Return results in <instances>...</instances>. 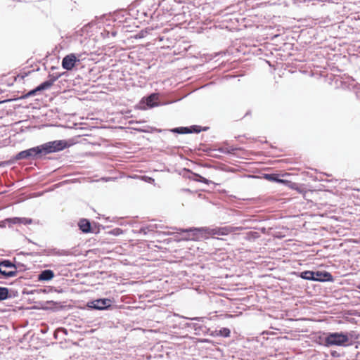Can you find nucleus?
<instances>
[{"label": "nucleus", "mask_w": 360, "mask_h": 360, "mask_svg": "<svg viewBox=\"0 0 360 360\" xmlns=\"http://www.w3.org/2000/svg\"><path fill=\"white\" fill-rule=\"evenodd\" d=\"M237 148L234 147H221L219 149H217L218 151L222 153L225 154H234L235 151L237 150Z\"/></svg>", "instance_id": "6ab92c4d"}, {"label": "nucleus", "mask_w": 360, "mask_h": 360, "mask_svg": "<svg viewBox=\"0 0 360 360\" xmlns=\"http://www.w3.org/2000/svg\"><path fill=\"white\" fill-rule=\"evenodd\" d=\"M259 237V233L256 231H250L247 233L246 239L248 240H254Z\"/></svg>", "instance_id": "b1692460"}, {"label": "nucleus", "mask_w": 360, "mask_h": 360, "mask_svg": "<svg viewBox=\"0 0 360 360\" xmlns=\"http://www.w3.org/2000/svg\"><path fill=\"white\" fill-rule=\"evenodd\" d=\"M188 128H190V129H189V131H191L190 134H193V133L198 134V133L201 132L202 131H207L208 129V127H202L199 125H192V126L188 127Z\"/></svg>", "instance_id": "a211bd4d"}, {"label": "nucleus", "mask_w": 360, "mask_h": 360, "mask_svg": "<svg viewBox=\"0 0 360 360\" xmlns=\"http://www.w3.org/2000/svg\"><path fill=\"white\" fill-rule=\"evenodd\" d=\"M32 223V219L26 217H11L6 218L3 221H0V228H5L6 224L8 227H12L14 224H24L27 225Z\"/></svg>", "instance_id": "423d86ee"}, {"label": "nucleus", "mask_w": 360, "mask_h": 360, "mask_svg": "<svg viewBox=\"0 0 360 360\" xmlns=\"http://www.w3.org/2000/svg\"><path fill=\"white\" fill-rule=\"evenodd\" d=\"M112 300L109 298H98L86 303V307L94 310H108L112 307Z\"/></svg>", "instance_id": "20e7f679"}, {"label": "nucleus", "mask_w": 360, "mask_h": 360, "mask_svg": "<svg viewBox=\"0 0 360 360\" xmlns=\"http://www.w3.org/2000/svg\"><path fill=\"white\" fill-rule=\"evenodd\" d=\"M264 179L272 181V182H276V183H281V184H285L288 182V181L281 179L279 177V175L278 174H264Z\"/></svg>", "instance_id": "ddd939ff"}, {"label": "nucleus", "mask_w": 360, "mask_h": 360, "mask_svg": "<svg viewBox=\"0 0 360 360\" xmlns=\"http://www.w3.org/2000/svg\"><path fill=\"white\" fill-rule=\"evenodd\" d=\"M200 342H204V343H208V342H210L211 341L208 339H202L200 341Z\"/></svg>", "instance_id": "2f4dec72"}, {"label": "nucleus", "mask_w": 360, "mask_h": 360, "mask_svg": "<svg viewBox=\"0 0 360 360\" xmlns=\"http://www.w3.org/2000/svg\"><path fill=\"white\" fill-rule=\"evenodd\" d=\"M40 91L37 90V86L30 91H29L27 94H24L20 97V98L25 99L31 96H34L37 94V92Z\"/></svg>", "instance_id": "393cba45"}, {"label": "nucleus", "mask_w": 360, "mask_h": 360, "mask_svg": "<svg viewBox=\"0 0 360 360\" xmlns=\"http://www.w3.org/2000/svg\"><path fill=\"white\" fill-rule=\"evenodd\" d=\"M298 276L304 280L312 281L314 278V271H304L300 272Z\"/></svg>", "instance_id": "2eb2a0df"}, {"label": "nucleus", "mask_w": 360, "mask_h": 360, "mask_svg": "<svg viewBox=\"0 0 360 360\" xmlns=\"http://www.w3.org/2000/svg\"><path fill=\"white\" fill-rule=\"evenodd\" d=\"M55 274L51 269H44L39 272L37 275V281H49L53 278Z\"/></svg>", "instance_id": "9b49d317"}, {"label": "nucleus", "mask_w": 360, "mask_h": 360, "mask_svg": "<svg viewBox=\"0 0 360 360\" xmlns=\"http://www.w3.org/2000/svg\"><path fill=\"white\" fill-rule=\"evenodd\" d=\"M188 7H185L184 6H183V12L174 15V18H176V21H181L184 22L187 21V19L186 18V9Z\"/></svg>", "instance_id": "f3484780"}, {"label": "nucleus", "mask_w": 360, "mask_h": 360, "mask_svg": "<svg viewBox=\"0 0 360 360\" xmlns=\"http://www.w3.org/2000/svg\"><path fill=\"white\" fill-rule=\"evenodd\" d=\"M243 228L241 226H224L215 228L212 230L213 234L218 236H226L231 233L241 231Z\"/></svg>", "instance_id": "9d476101"}, {"label": "nucleus", "mask_w": 360, "mask_h": 360, "mask_svg": "<svg viewBox=\"0 0 360 360\" xmlns=\"http://www.w3.org/2000/svg\"><path fill=\"white\" fill-rule=\"evenodd\" d=\"M52 86L53 84H51V82L46 80L37 86V90H39L40 91L47 90Z\"/></svg>", "instance_id": "aec40b11"}, {"label": "nucleus", "mask_w": 360, "mask_h": 360, "mask_svg": "<svg viewBox=\"0 0 360 360\" xmlns=\"http://www.w3.org/2000/svg\"><path fill=\"white\" fill-rule=\"evenodd\" d=\"M150 231H153V229H150V226H142L139 229V233L146 235Z\"/></svg>", "instance_id": "a878e982"}, {"label": "nucleus", "mask_w": 360, "mask_h": 360, "mask_svg": "<svg viewBox=\"0 0 360 360\" xmlns=\"http://www.w3.org/2000/svg\"><path fill=\"white\" fill-rule=\"evenodd\" d=\"M23 266L20 263H15L12 261L3 259L0 260V278H8L18 275V267Z\"/></svg>", "instance_id": "7ed1b4c3"}, {"label": "nucleus", "mask_w": 360, "mask_h": 360, "mask_svg": "<svg viewBox=\"0 0 360 360\" xmlns=\"http://www.w3.org/2000/svg\"><path fill=\"white\" fill-rule=\"evenodd\" d=\"M77 61H79V60L77 58L74 53L68 54L63 58L62 67L66 70H72Z\"/></svg>", "instance_id": "6e6552de"}, {"label": "nucleus", "mask_w": 360, "mask_h": 360, "mask_svg": "<svg viewBox=\"0 0 360 360\" xmlns=\"http://www.w3.org/2000/svg\"><path fill=\"white\" fill-rule=\"evenodd\" d=\"M331 355H332L333 356H334V357H335V356H338L336 355V352H332V353H331Z\"/></svg>", "instance_id": "473e14b6"}, {"label": "nucleus", "mask_w": 360, "mask_h": 360, "mask_svg": "<svg viewBox=\"0 0 360 360\" xmlns=\"http://www.w3.org/2000/svg\"><path fill=\"white\" fill-rule=\"evenodd\" d=\"M185 327L194 330L196 335H206L210 332V328L200 323H186Z\"/></svg>", "instance_id": "0eeeda50"}, {"label": "nucleus", "mask_w": 360, "mask_h": 360, "mask_svg": "<svg viewBox=\"0 0 360 360\" xmlns=\"http://www.w3.org/2000/svg\"><path fill=\"white\" fill-rule=\"evenodd\" d=\"M184 319H191V320H193V321H201V322H204L205 320L207 319L206 317H193V318L184 317Z\"/></svg>", "instance_id": "cd10ccee"}, {"label": "nucleus", "mask_w": 360, "mask_h": 360, "mask_svg": "<svg viewBox=\"0 0 360 360\" xmlns=\"http://www.w3.org/2000/svg\"><path fill=\"white\" fill-rule=\"evenodd\" d=\"M78 226L79 230H81L83 233H91V224L89 219H81L78 222Z\"/></svg>", "instance_id": "f8f14e48"}, {"label": "nucleus", "mask_w": 360, "mask_h": 360, "mask_svg": "<svg viewBox=\"0 0 360 360\" xmlns=\"http://www.w3.org/2000/svg\"><path fill=\"white\" fill-rule=\"evenodd\" d=\"M56 254H57L58 255H65L63 253L59 252V251H57Z\"/></svg>", "instance_id": "72a5a7b5"}, {"label": "nucleus", "mask_w": 360, "mask_h": 360, "mask_svg": "<svg viewBox=\"0 0 360 360\" xmlns=\"http://www.w3.org/2000/svg\"><path fill=\"white\" fill-rule=\"evenodd\" d=\"M313 281L319 282H332L333 281V276L332 274L326 271H314Z\"/></svg>", "instance_id": "1a4fd4ad"}, {"label": "nucleus", "mask_w": 360, "mask_h": 360, "mask_svg": "<svg viewBox=\"0 0 360 360\" xmlns=\"http://www.w3.org/2000/svg\"><path fill=\"white\" fill-rule=\"evenodd\" d=\"M65 334H67V330L65 328H62L61 329Z\"/></svg>", "instance_id": "f704fd0d"}, {"label": "nucleus", "mask_w": 360, "mask_h": 360, "mask_svg": "<svg viewBox=\"0 0 360 360\" xmlns=\"http://www.w3.org/2000/svg\"><path fill=\"white\" fill-rule=\"evenodd\" d=\"M160 105L159 94L158 93H152L144 96L139 102V108L142 110L150 109Z\"/></svg>", "instance_id": "39448f33"}, {"label": "nucleus", "mask_w": 360, "mask_h": 360, "mask_svg": "<svg viewBox=\"0 0 360 360\" xmlns=\"http://www.w3.org/2000/svg\"><path fill=\"white\" fill-rule=\"evenodd\" d=\"M352 333L344 332H333L326 334L324 338V345L326 347L340 346L347 347L352 345L350 338Z\"/></svg>", "instance_id": "f03ea898"}, {"label": "nucleus", "mask_w": 360, "mask_h": 360, "mask_svg": "<svg viewBox=\"0 0 360 360\" xmlns=\"http://www.w3.org/2000/svg\"><path fill=\"white\" fill-rule=\"evenodd\" d=\"M11 297L9 295V290L6 287L0 286V301L6 300Z\"/></svg>", "instance_id": "dca6fc26"}, {"label": "nucleus", "mask_w": 360, "mask_h": 360, "mask_svg": "<svg viewBox=\"0 0 360 360\" xmlns=\"http://www.w3.org/2000/svg\"><path fill=\"white\" fill-rule=\"evenodd\" d=\"M359 288H360V285H359Z\"/></svg>", "instance_id": "58836bf2"}, {"label": "nucleus", "mask_w": 360, "mask_h": 360, "mask_svg": "<svg viewBox=\"0 0 360 360\" xmlns=\"http://www.w3.org/2000/svg\"><path fill=\"white\" fill-rule=\"evenodd\" d=\"M150 181H154V179H152V178H149Z\"/></svg>", "instance_id": "4c0bfd02"}, {"label": "nucleus", "mask_w": 360, "mask_h": 360, "mask_svg": "<svg viewBox=\"0 0 360 360\" xmlns=\"http://www.w3.org/2000/svg\"><path fill=\"white\" fill-rule=\"evenodd\" d=\"M52 75L55 77L56 80L62 75L60 73H53Z\"/></svg>", "instance_id": "7c9ffc66"}, {"label": "nucleus", "mask_w": 360, "mask_h": 360, "mask_svg": "<svg viewBox=\"0 0 360 360\" xmlns=\"http://www.w3.org/2000/svg\"><path fill=\"white\" fill-rule=\"evenodd\" d=\"M122 230L120 228H115L111 230L109 233L113 236H119L122 233Z\"/></svg>", "instance_id": "bb28decb"}, {"label": "nucleus", "mask_w": 360, "mask_h": 360, "mask_svg": "<svg viewBox=\"0 0 360 360\" xmlns=\"http://www.w3.org/2000/svg\"><path fill=\"white\" fill-rule=\"evenodd\" d=\"M51 70H53L56 69V67H55V66H52V67L51 68Z\"/></svg>", "instance_id": "c9c22d12"}, {"label": "nucleus", "mask_w": 360, "mask_h": 360, "mask_svg": "<svg viewBox=\"0 0 360 360\" xmlns=\"http://www.w3.org/2000/svg\"><path fill=\"white\" fill-rule=\"evenodd\" d=\"M68 144L65 140H56L49 141L41 145L32 147L18 153L15 155L14 160H38L46 155L61 151L68 148Z\"/></svg>", "instance_id": "f257e3e1"}, {"label": "nucleus", "mask_w": 360, "mask_h": 360, "mask_svg": "<svg viewBox=\"0 0 360 360\" xmlns=\"http://www.w3.org/2000/svg\"><path fill=\"white\" fill-rule=\"evenodd\" d=\"M28 241H29L30 243H33V244H35L34 243H33V242H32L31 240H30V239H28Z\"/></svg>", "instance_id": "e433bc0d"}, {"label": "nucleus", "mask_w": 360, "mask_h": 360, "mask_svg": "<svg viewBox=\"0 0 360 360\" xmlns=\"http://www.w3.org/2000/svg\"><path fill=\"white\" fill-rule=\"evenodd\" d=\"M208 335H210V336H212V337H217V336H219L218 330L215 329L214 330H211L210 329V332H209Z\"/></svg>", "instance_id": "c85d7f7f"}, {"label": "nucleus", "mask_w": 360, "mask_h": 360, "mask_svg": "<svg viewBox=\"0 0 360 360\" xmlns=\"http://www.w3.org/2000/svg\"><path fill=\"white\" fill-rule=\"evenodd\" d=\"M179 231L183 233H188L187 239H188L191 236L190 233H192V236H195L198 231L199 229L197 228H188V229H179Z\"/></svg>", "instance_id": "412c9836"}, {"label": "nucleus", "mask_w": 360, "mask_h": 360, "mask_svg": "<svg viewBox=\"0 0 360 360\" xmlns=\"http://www.w3.org/2000/svg\"><path fill=\"white\" fill-rule=\"evenodd\" d=\"M189 129L190 128H188V127H179L170 129V131L179 134H190L191 131H189Z\"/></svg>", "instance_id": "4468645a"}, {"label": "nucleus", "mask_w": 360, "mask_h": 360, "mask_svg": "<svg viewBox=\"0 0 360 360\" xmlns=\"http://www.w3.org/2000/svg\"><path fill=\"white\" fill-rule=\"evenodd\" d=\"M192 175L195 176V178H193V179L196 181L204 183L205 184H209L211 182V181L207 179L206 178L202 176L200 174L192 173Z\"/></svg>", "instance_id": "4be33fe9"}, {"label": "nucleus", "mask_w": 360, "mask_h": 360, "mask_svg": "<svg viewBox=\"0 0 360 360\" xmlns=\"http://www.w3.org/2000/svg\"><path fill=\"white\" fill-rule=\"evenodd\" d=\"M219 336L228 338L230 336L231 330L228 328H221L218 330Z\"/></svg>", "instance_id": "5701e85b"}, {"label": "nucleus", "mask_w": 360, "mask_h": 360, "mask_svg": "<svg viewBox=\"0 0 360 360\" xmlns=\"http://www.w3.org/2000/svg\"><path fill=\"white\" fill-rule=\"evenodd\" d=\"M49 82H51V84H53L54 82L56 81L55 77L52 74H49Z\"/></svg>", "instance_id": "c756f323"}]
</instances>
